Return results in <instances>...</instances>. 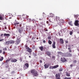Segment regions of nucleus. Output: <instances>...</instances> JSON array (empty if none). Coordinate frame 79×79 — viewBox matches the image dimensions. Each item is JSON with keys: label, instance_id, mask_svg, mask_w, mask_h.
I'll use <instances>...</instances> for the list:
<instances>
[{"label": "nucleus", "instance_id": "1", "mask_svg": "<svg viewBox=\"0 0 79 79\" xmlns=\"http://www.w3.org/2000/svg\"><path fill=\"white\" fill-rule=\"evenodd\" d=\"M31 73L33 74L34 77H37L39 76L38 72L35 69H32L31 71Z\"/></svg>", "mask_w": 79, "mask_h": 79}, {"label": "nucleus", "instance_id": "2", "mask_svg": "<svg viewBox=\"0 0 79 79\" xmlns=\"http://www.w3.org/2000/svg\"><path fill=\"white\" fill-rule=\"evenodd\" d=\"M25 48L26 49H27V52L29 53H31V52H32V50L29 48L27 45H25Z\"/></svg>", "mask_w": 79, "mask_h": 79}, {"label": "nucleus", "instance_id": "3", "mask_svg": "<svg viewBox=\"0 0 79 79\" xmlns=\"http://www.w3.org/2000/svg\"><path fill=\"white\" fill-rule=\"evenodd\" d=\"M21 42V38H19V36L18 37V38L17 39V40L16 41V44L17 45H18Z\"/></svg>", "mask_w": 79, "mask_h": 79}, {"label": "nucleus", "instance_id": "4", "mask_svg": "<svg viewBox=\"0 0 79 79\" xmlns=\"http://www.w3.org/2000/svg\"><path fill=\"white\" fill-rule=\"evenodd\" d=\"M45 54L48 56L50 58H51V52H50L47 51L45 52Z\"/></svg>", "mask_w": 79, "mask_h": 79}, {"label": "nucleus", "instance_id": "5", "mask_svg": "<svg viewBox=\"0 0 79 79\" xmlns=\"http://www.w3.org/2000/svg\"><path fill=\"white\" fill-rule=\"evenodd\" d=\"M79 21L78 20H75L74 23V24L75 25V26H78V27H79Z\"/></svg>", "mask_w": 79, "mask_h": 79}, {"label": "nucleus", "instance_id": "6", "mask_svg": "<svg viewBox=\"0 0 79 79\" xmlns=\"http://www.w3.org/2000/svg\"><path fill=\"white\" fill-rule=\"evenodd\" d=\"M18 30L19 33V34H21L22 33V32H23V27H21L19 29H18Z\"/></svg>", "mask_w": 79, "mask_h": 79}, {"label": "nucleus", "instance_id": "7", "mask_svg": "<svg viewBox=\"0 0 79 79\" xmlns=\"http://www.w3.org/2000/svg\"><path fill=\"white\" fill-rule=\"evenodd\" d=\"M65 56L67 57V56H68V57L72 56V54L69 53H66L65 54Z\"/></svg>", "mask_w": 79, "mask_h": 79}, {"label": "nucleus", "instance_id": "8", "mask_svg": "<svg viewBox=\"0 0 79 79\" xmlns=\"http://www.w3.org/2000/svg\"><path fill=\"white\" fill-rule=\"evenodd\" d=\"M59 66V65H56V66H50L49 67V69H54V68H58Z\"/></svg>", "mask_w": 79, "mask_h": 79}, {"label": "nucleus", "instance_id": "9", "mask_svg": "<svg viewBox=\"0 0 79 79\" xmlns=\"http://www.w3.org/2000/svg\"><path fill=\"white\" fill-rule=\"evenodd\" d=\"M29 68V64L27 63H26L25 64V66H24V68L25 69H26L27 68Z\"/></svg>", "mask_w": 79, "mask_h": 79}, {"label": "nucleus", "instance_id": "10", "mask_svg": "<svg viewBox=\"0 0 79 79\" xmlns=\"http://www.w3.org/2000/svg\"><path fill=\"white\" fill-rule=\"evenodd\" d=\"M61 61L62 62H64V63L65 62H66V61H67V60L64 57L63 58H61Z\"/></svg>", "mask_w": 79, "mask_h": 79}, {"label": "nucleus", "instance_id": "11", "mask_svg": "<svg viewBox=\"0 0 79 79\" xmlns=\"http://www.w3.org/2000/svg\"><path fill=\"white\" fill-rule=\"evenodd\" d=\"M22 16L23 17V18H24V19H27V18H29V16H27L25 14H24L22 15Z\"/></svg>", "mask_w": 79, "mask_h": 79}, {"label": "nucleus", "instance_id": "12", "mask_svg": "<svg viewBox=\"0 0 79 79\" xmlns=\"http://www.w3.org/2000/svg\"><path fill=\"white\" fill-rule=\"evenodd\" d=\"M39 48L40 50L41 51H43V49L44 50V51H45V48H44V47L43 46H41L39 47Z\"/></svg>", "mask_w": 79, "mask_h": 79}, {"label": "nucleus", "instance_id": "13", "mask_svg": "<svg viewBox=\"0 0 79 79\" xmlns=\"http://www.w3.org/2000/svg\"><path fill=\"white\" fill-rule=\"evenodd\" d=\"M56 44V43L55 42H53L52 44V47L53 48H56V46H55Z\"/></svg>", "mask_w": 79, "mask_h": 79}, {"label": "nucleus", "instance_id": "14", "mask_svg": "<svg viewBox=\"0 0 79 79\" xmlns=\"http://www.w3.org/2000/svg\"><path fill=\"white\" fill-rule=\"evenodd\" d=\"M56 78H60V73H58L56 74Z\"/></svg>", "mask_w": 79, "mask_h": 79}, {"label": "nucleus", "instance_id": "15", "mask_svg": "<svg viewBox=\"0 0 79 79\" xmlns=\"http://www.w3.org/2000/svg\"><path fill=\"white\" fill-rule=\"evenodd\" d=\"M44 68H48L49 67V64H45L44 65Z\"/></svg>", "mask_w": 79, "mask_h": 79}, {"label": "nucleus", "instance_id": "16", "mask_svg": "<svg viewBox=\"0 0 79 79\" xmlns=\"http://www.w3.org/2000/svg\"><path fill=\"white\" fill-rule=\"evenodd\" d=\"M60 44H64V40L60 38Z\"/></svg>", "mask_w": 79, "mask_h": 79}, {"label": "nucleus", "instance_id": "17", "mask_svg": "<svg viewBox=\"0 0 79 79\" xmlns=\"http://www.w3.org/2000/svg\"><path fill=\"white\" fill-rule=\"evenodd\" d=\"M4 37H5V36H6V37H10V35L9 34L4 33Z\"/></svg>", "mask_w": 79, "mask_h": 79}, {"label": "nucleus", "instance_id": "18", "mask_svg": "<svg viewBox=\"0 0 79 79\" xmlns=\"http://www.w3.org/2000/svg\"><path fill=\"white\" fill-rule=\"evenodd\" d=\"M60 23H61L62 24H63L64 23V21L63 19H60Z\"/></svg>", "mask_w": 79, "mask_h": 79}, {"label": "nucleus", "instance_id": "19", "mask_svg": "<svg viewBox=\"0 0 79 79\" xmlns=\"http://www.w3.org/2000/svg\"><path fill=\"white\" fill-rule=\"evenodd\" d=\"M14 24L15 26H16V25H18V24H19V23L15 22L14 23Z\"/></svg>", "mask_w": 79, "mask_h": 79}, {"label": "nucleus", "instance_id": "20", "mask_svg": "<svg viewBox=\"0 0 79 79\" xmlns=\"http://www.w3.org/2000/svg\"><path fill=\"white\" fill-rule=\"evenodd\" d=\"M50 17H51L52 18L54 16V14H52V13H51L50 14Z\"/></svg>", "mask_w": 79, "mask_h": 79}, {"label": "nucleus", "instance_id": "21", "mask_svg": "<svg viewBox=\"0 0 79 79\" xmlns=\"http://www.w3.org/2000/svg\"><path fill=\"white\" fill-rule=\"evenodd\" d=\"M56 19L57 21H60V17H56Z\"/></svg>", "mask_w": 79, "mask_h": 79}, {"label": "nucleus", "instance_id": "22", "mask_svg": "<svg viewBox=\"0 0 79 79\" xmlns=\"http://www.w3.org/2000/svg\"><path fill=\"white\" fill-rule=\"evenodd\" d=\"M5 44H7V45H9L10 44V41H6Z\"/></svg>", "mask_w": 79, "mask_h": 79}, {"label": "nucleus", "instance_id": "23", "mask_svg": "<svg viewBox=\"0 0 79 79\" xmlns=\"http://www.w3.org/2000/svg\"><path fill=\"white\" fill-rule=\"evenodd\" d=\"M15 41H14V40L10 41V44H14V43H15Z\"/></svg>", "mask_w": 79, "mask_h": 79}, {"label": "nucleus", "instance_id": "24", "mask_svg": "<svg viewBox=\"0 0 79 79\" xmlns=\"http://www.w3.org/2000/svg\"><path fill=\"white\" fill-rule=\"evenodd\" d=\"M72 21H71L70 22H69V24L70 25V26H73V23H72Z\"/></svg>", "mask_w": 79, "mask_h": 79}, {"label": "nucleus", "instance_id": "25", "mask_svg": "<svg viewBox=\"0 0 79 79\" xmlns=\"http://www.w3.org/2000/svg\"><path fill=\"white\" fill-rule=\"evenodd\" d=\"M71 48L70 47L69 48H68L69 50V52L70 53H71V52H72V51H71Z\"/></svg>", "mask_w": 79, "mask_h": 79}, {"label": "nucleus", "instance_id": "26", "mask_svg": "<svg viewBox=\"0 0 79 79\" xmlns=\"http://www.w3.org/2000/svg\"><path fill=\"white\" fill-rule=\"evenodd\" d=\"M17 61V60L15 58L13 59V63H15V62H16Z\"/></svg>", "mask_w": 79, "mask_h": 79}, {"label": "nucleus", "instance_id": "27", "mask_svg": "<svg viewBox=\"0 0 79 79\" xmlns=\"http://www.w3.org/2000/svg\"><path fill=\"white\" fill-rule=\"evenodd\" d=\"M48 43L50 44V45H51L52 43V42L50 40H49L48 41Z\"/></svg>", "mask_w": 79, "mask_h": 79}, {"label": "nucleus", "instance_id": "28", "mask_svg": "<svg viewBox=\"0 0 79 79\" xmlns=\"http://www.w3.org/2000/svg\"><path fill=\"white\" fill-rule=\"evenodd\" d=\"M66 75L67 76H68V77H69V76H70V74L68 73H66Z\"/></svg>", "mask_w": 79, "mask_h": 79}, {"label": "nucleus", "instance_id": "29", "mask_svg": "<svg viewBox=\"0 0 79 79\" xmlns=\"http://www.w3.org/2000/svg\"><path fill=\"white\" fill-rule=\"evenodd\" d=\"M4 19H3V17L2 16H0V20H3Z\"/></svg>", "mask_w": 79, "mask_h": 79}, {"label": "nucleus", "instance_id": "30", "mask_svg": "<svg viewBox=\"0 0 79 79\" xmlns=\"http://www.w3.org/2000/svg\"><path fill=\"white\" fill-rule=\"evenodd\" d=\"M3 57L2 56L1 58H0V61H3Z\"/></svg>", "mask_w": 79, "mask_h": 79}, {"label": "nucleus", "instance_id": "31", "mask_svg": "<svg viewBox=\"0 0 79 79\" xmlns=\"http://www.w3.org/2000/svg\"><path fill=\"white\" fill-rule=\"evenodd\" d=\"M48 39H49V40L50 39V40L51 39H52V37H51L50 36H49L48 37Z\"/></svg>", "mask_w": 79, "mask_h": 79}, {"label": "nucleus", "instance_id": "32", "mask_svg": "<svg viewBox=\"0 0 79 79\" xmlns=\"http://www.w3.org/2000/svg\"><path fill=\"white\" fill-rule=\"evenodd\" d=\"M71 77H65L64 79H71Z\"/></svg>", "mask_w": 79, "mask_h": 79}, {"label": "nucleus", "instance_id": "33", "mask_svg": "<svg viewBox=\"0 0 79 79\" xmlns=\"http://www.w3.org/2000/svg\"><path fill=\"white\" fill-rule=\"evenodd\" d=\"M43 19V16H41L40 17V21H41V20H42Z\"/></svg>", "mask_w": 79, "mask_h": 79}, {"label": "nucleus", "instance_id": "34", "mask_svg": "<svg viewBox=\"0 0 79 79\" xmlns=\"http://www.w3.org/2000/svg\"><path fill=\"white\" fill-rule=\"evenodd\" d=\"M43 15L44 18H46V15L45 14V13H43Z\"/></svg>", "mask_w": 79, "mask_h": 79}, {"label": "nucleus", "instance_id": "35", "mask_svg": "<svg viewBox=\"0 0 79 79\" xmlns=\"http://www.w3.org/2000/svg\"><path fill=\"white\" fill-rule=\"evenodd\" d=\"M10 60L11 61V62L13 63V58H10Z\"/></svg>", "mask_w": 79, "mask_h": 79}, {"label": "nucleus", "instance_id": "36", "mask_svg": "<svg viewBox=\"0 0 79 79\" xmlns=\"http://www.w3.org/2000/svg\"><path fill=\"white\" fill-rule=\"evenodd\" d=\"M3 51H6L7 50V48H4L2 49Z\"/></svg>", "mask_w": 79, "mask_h": 79}, {"label": "nucleus", "instance_id": "37", "mask_svg": "<svg viewBox=\"0 0 79 79\" xmlns=\"http://www.w3.org/2000/svg\"><path fill=\"white\" fill-rule=\"evenodd\" d=\"M57 53L60 55H61V54H62V52H58Z\"/></svg>", "mask_w": 79, "mask_h": 79}, {"label": "nucleus", "instance_id": "38", "mask_svg": "<svg viewBox=\"0 0 79 79\" xmlns=\"http://www.w3.org/2000/svg\"><path fill=\"white\" fill-rule=\"evenodd\" d=\"M74 17L76 18V19H77V15H75L74 16Z\"/></svg>", "mask_w": 79, "mask_h": 79}, {"label": "nucleus", "instance_id": "39", "mask_svg": "<svg viewBox=\"0 0 79 79\" xmlns=\"http://www.w3.org/2000/svg\"><path fill=\"white\" fill-rule=\"evenodd\" d=\"M63 31L64 32V30L63 29H61L60 30V31H61V33H62V32H63Z\"/></svg>", "mask_w": 79, "mask_h": 79}, {"label": "nucleus", "instance_id": "40", "mask_svg": "<svg viewBox=\"0 0 79 79\" xmlns=\"http://www.w3.org/2000/svg\"><path fill=\"white\" fill-rule=\"evenodd\" d=\"M70 34L71 35H72V34H73V31H70Z\"/></svg>", "mask_w": 79, "mask_h": 79}, {"label": "nucleus", "instance_id": "41", "mask_svg": "<svg viewBox=\"0 0 79 79\" xmlns=\"http://www.w3.org/2000/svg\"><path fill=\"white\" fill-rule=\"evenodd\" d=\"M63 70V69L62 68H60L59 69V71H62Z\"/></svg>", "mask_w": 79, "mask_h": 79}, {"label": "nucleus", "instance_id": "42", "mask_svg": "<svg viewBox=\"0 0 79 79\" xmlns=\"http://www.w3.org/2000/svg\"><path fill=\"white\" fill-rule=\"evenodd\" d=\"M43 43H44V44H45V43H46V41H45V40H43Z\"/></svg>", "mask_w": 79, "mask_h": 79}, {"label": "nucleus", "instance_id": "43", "mask_svg": "<svg viewBox=\"0 0 79 79\" xmlns=\"http://www.w3.org/2000/svg\"><path fill=\"white\" fill-rule=\"evenodd\" d=\"M32 49H34L35 48V46H33V47H32Z\"/></svg>", "mask_w": 79, "mask_h": 79}, {"label": "nucleus", "instance_id": "44", "mask_svg": "<svg viewBox=\"0 0 79 79\" xmlns=\"http://www.w3.org/2000/svg\"><path fill=\"white\" fill-rule=\"evenodd\" d=\"M20 60L21 62V61H23V58H20Z\"/></svg>", "mask_w": 79, "mask_h": 79}, {"label": "nucleus", "instance_id": "45", "mask_svg": "<svg viewBox=\"0 0 79 79\" xmlns=\"http://www.w3.org/2000/svg\"><path fill=\"white\" fill-rule=\"evenodd\" d=\"M4 40V39H2V40H0V42H2Z\"/></svg>", "mask_w": 79, "mask_h": 79}, {"label": "nucleus", "instance_id": "46", "mask_svg": "<svg viewBox=\"0 0 79 79\" xmlns=\"http://www.w3.org/2000/svg\"><path fill=\"white\" fill-rule=\"evenodd\" d=\"M40 24L41 26H43V25H44V23H43V22L41 23Z\"/></svg>", "mask_w": 79, "mask_h": 79}, {"label": "nucleus", "instance_id": "47", "mask_svg": "<svg viewBox=\"0 0 79 79\" xmlns=\"http://www.w3.org/2000/svg\"><path fill=\"white\" fill-rule=\"evenodd\" d=\"M46 23H47V24H49V26H50V25L49 24V22L48 21H47L46 22Z\"/></svg>", "mask_w": 79, "mask_h": 79}, {"label": "nucleus", "instance_id": "48", "mask_svg": "<svg viewBox=\"0 0 79 79\" xmlns=\"http://www.w3.org/2000/svg\"><path fill=\"white\" fill-rule=\"evenodd\" d=\"M52 58L53 59H55V56H52Z\"/></svg>", "mask_w": 79, "mask_h": 79}, {"label": "nucleus", "instance_id": "49", "mask_svg": "<svg viewBox=\"0 0 79 79\" xmlns=\"http://www.w3.org/2000/svg\"><path fill=\"white\" fill-rule=\"evenodd\" d=\"M70 67H73V64H71L70 65Z\"/></svg>", "mask_w": 79, "mask_h": 79}, {"label": "nucleus", "instance_id": "50", "mask_svg": "<svg viewBox=\"0 0 79 79\" xmlns=\"http://www.w3.org/2000/svg\"><path fill=\"white\" fill-rule=\"evenodd\" d=\"M2 54L3 55H5V51H3V53H2Z\"/></svg>", "mask_w": 79, "mask_h": 79}, {"label": "nucleus", "instance_id": "51", "mask_svg": "<svg viewBox=\"0 0 79 79\" xmlns=\"http://www.w3.org/2000/svg\"><path fill=\"white\" fill-rule=\"evenodd\" d=\"M40 63H42V60H40Z\"/></svg>", "mask_w": 79, "mask_h": 79}, {"label": "nucleus", "instance_id": "52", "mask_svg": "<svg viewBox=\"0 0 79 79\" xmlns=\"http://www.w3.org/2000/svg\"><path fill=\"white\" fill-rule=\"evenodd\" d=\"M2 53V50H0V53Z\"/></svg>", "mask_w": 79, "mask_h": 79}, {"label": "nucleus", "instance_id": "53", "mask_svg": "<svg viewBox=\"0 0 79 79\" xmlns=\"http://www.w3.org/2000/svg\"><path fill=\"white\" fill-rule=\"evenodd\" d=\"M3 34H1L0 35L1 37H3Z\"/></svg>", "mask_w": 79, "mask_h": 79}, {"label": "nucleus", "instance_id": "54", "mask_svg": "<svg viewBox=\"0 0 79 79\" xmlns=\"http://www.w3.org/2000/svg\"><path fill=\"white\" fill-rule=\"evenodd\" d=\"M65 42L66 43V44H68V40H66Z\"/></svg>", "mask_w": 79, "mask_h": 79}, {"label": "nucleus", "instance_id": "55", "mask_svg": "<svg viewBox=\"0 0 79 79\" xmlns=\"http://www.w3.org/2000/svg\"><path fill=\"white\" fill-rule=\"evenodd\" d=\"M7 61H10V59H9L7 60Z\"/></svg>", "mask_w": 79, "mask_h": 79}, {"label": "nucleus", "instance_id": "56", "mask_svg": "<svg viewBox=\"0 0 79 79\" xmlns=\"http://www.w3.org/2000/svg\"><path fill=\"white\" fill-rule=\"evenodd\" d=\"M76 62H77V61L76 60H74V63H76Z\"/></svg>", "mask_w": 79, "mask_h": 79}, {"label": "nucleus", "instance_id": "57", "mask_svg": "<svg viewBox=\"0 0 79 79\" xmlns=\"http://www.w3.org/2000/svg\"><path fill=\"white\" fill-rule=\"evenodd\" d=\"M8 60H6V63H8Z\"/></svg>", "mask_w": 79, "mask_h": 79}, {"label": "nucleus", "instance_id": "58", "mask_svg": "<svg viewBox=\"0 0 79 79\" xmlns=\"http://www.w3.org/2000/svg\"><path fill=\"white\" fill-rule=\"evenodd\" d=\"M45 31H48V30L47 29H46V30H45Z\"/></svg>", "mask_w": 79, "mask_h": 79}, {"label": "nucleus", "instance_id": "59", "mask_svg": "<svg viewBox=\"0 0 79 79\" xmlns=\"http://www.w3.org/2000/svg\"><path fill=\"white\" fill-rule=\"evenodd\" d=\"M21 26H22L21 24H20V25H19V27H21Z\"/></svg>", "mask_w": 79, "mask_h": 79}, {"label": "nucleus", "instance_id": "60", "mask_svg": "<svg viewBox=\"0 0 79 79\" xmlns=\"http://www.w3.org/2000/svg\"><path fill=\"white\" fill-rule=\"evenodd\" d=\"M68 47H70V45H68Z\"/></svg>", "mask_w": 79, "mask_h": 79}, {"label": "nucleus", "instance_id": "61", "mask_svg": "<svg viewBox=\"0 0 79 79\" xmlns=\"http://www.w3.org/2000/svg\"><path fill=\"white\" fill-rule=\"evenodd\" d=\"M5 29H7L6 27H5Z\"/></svg>", "mask_w": 79, "mask_h": 79}, {"label": "nucleus", "instance_id": "62", "mask_svg": "<svg viewBox=\"0 0 79 79\" xmlns=\"http://www.w3.org/2000/svg\"><path fill=\"white\" fill-rule=\"evenodd\" d=\"M49 21H50V22H51V23H52V21H51V20H50Z\"/></svg>", "mask_w": 79, "mask_h": 79}, {"label": "nucleus", "instance_id": "63", "mask_svg": "<svg viewBox=\"0 0 79 79\" xmlns=\"http://www.w3.org/2000/svg\"><path fill=\"white\" fill-rule=\"evenodd\" d=\"M36 39H37V40H38V39H39V38L38 37L36 38Z\"/></svg>", "mask_w": 79, "mask_h": 79}, {"label": "nucleus", "instance_id": "64", "mask_svg": "<svg viewBox=\"0 0 79 79\" xmlns=\"http://www.w3.org/2000/svg\"><path fill=\"white\" fill-rule=\"evenodd\" d=\"M31 56H29V58H31Z\"/></svg>", "mask_w": 79, "mask_h": 79}]
</instances>
